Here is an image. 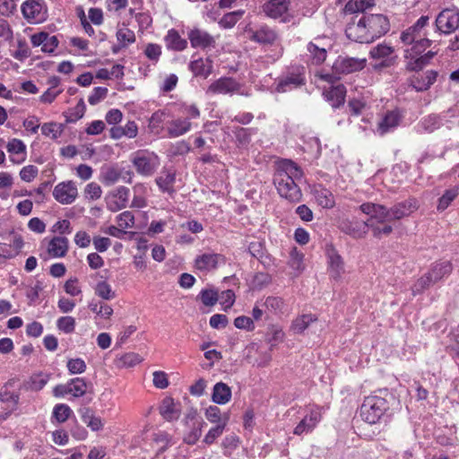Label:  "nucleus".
Instances as JSON below:
<instances>
[{
	"instance_id": "nucleus-1",
	"label": "nucleus",
	"mask_w": 459,
	"mask_h": 459,
	"mask_svg": "<svg viewBox=\"0 0 459 459\" xmlns=\"http://www.w3.org/2000/svg\"><path fill=\"white\" fill-rule=\"evenodd\" d=\"M367 64L366 58L339 56L332 66V74H320L321 79L333 82L341 79L342 75L361 71Z\"/></svg>"
},
{
	"instance_id": "nucleus-2",
	"label": "nucleus",
	"mask_w": 459,
	"mask_h": 459,
	"mask_svg": "<svg viewBox=\"0 0 459 459\" xmlns=\"http://www.w3.org/2000/svg\"><path fill=\"white\" fill-rule=\"evenodd\" d=\"M340 228L342 231L352 236L353 238H359L366 235L368 229L372 230L374 237L381 238L382 236H388L393 232L391 225H385L380 227L372 222H361L358 221L344 220L341 222Z\"/></svg>"
},
{
	"instance_id": "nucleus-3",
	"label": "nucleus",
	"mask_w": 459,
	"mask_h": 459,
	"mask_svg": "<svg viewBox=\"0 0 459 459\" xmlns=\"http://www.w3.org/2000/svg\"><path fill=\"white\" fill-rule=\"evenodd\" d=\"M388 409L387 400L381 395L368 396L360 407L362 420L369 424H376Z\"/></svg>"
},
{
	"instance_id": "nucleus-4",
	"label": "nucleus",
	"mask_w": 459,
	"mask_h": 459,
	"mask_svg": "<svg viewBox=\"0 0 459 459\" xmlns=\"http://www.w3.org/2000/svg\"><path fill=\"white\" fill-rule=\"evenodd\" d=\"M15 383L16 380L14 378H11L0 388V403L2 404L0 421L6 420L19 408L20 394L13 391Z\"/></svg>"
},
{
	"instance_id": "nucleus-5",
	"label": "nucleus",
	"mask_w": 459,
	"mask_h": 459,
	"mask_svg": "<svg viewBox=\"0 0 459 459\" xmlns=\"http://www.w3.org/2000/svg\"><path fill=\"white\" fill-rule=\"evenodd\" d=\"M296 181L281 172H275L273 175V184L279 195L291 203H298L302 198L301 190Z\"/></svg>"
},
{
	"instance_id": "nucleus-6",
	"label": "nucleus",
	"mask_w": 459,
	"mask_h": 459,
	"mask_svg": "<svg viewBox=\"0 0 459 459\" xmlns=\"http://www.w3.org/2000/svg\"><path fill=\"white\" fill-rule=\"evenodd\" d=\"M132 163L138 174L149 177L152 176L160 166V159L152 152L140 151L134 153Z\"/></svg>"
},
{
	"instance_id": "nucleus-7",
	"label": "nucleus",
	"mask_w": 459,
	"mask_h": 459,
	"mask_svg": "<svg viewBox=\"0 0 459 459\" xmlns=\"http://www.w3.org/2000/svg\"><path fill=\"white\" fill-rule=\"evenodd\" d=\"M359 210L364 214L369 216V219L366 222H372L380 227L390 225L389 222H392L390 209L383 204L370 202L364 203L359 206Z\"/></svg>"
},
{
	"instance_id": "nucleus-8",
	"label": "nucleus",
	"mask_w": 459,
	"mask_h": 459,
	"mask_svg": "<svg viewBox=\"0 0 459 459\" xmlns=\"http://www.w3.org/2000/svg\"><path fill=\"white\" fill-rule=\"evenodd\" d=\"M241 94L247 95L242 91V85L232 77H221L212 82L206 90L207 95H219V94Z\"/></svg>"
},
{
	"instance_id": "nucleus-9",
	"label": "nucleus",
	"mask_w": 459,
	"mask_h": 459,
	"mask_svg": "<svg viewBox=\"0 0 459 459\" xmlns=\"http://www.w3.org/2000/svg\"><path fill=\"white\" fill-rule=\"evenodd\" d=\"M365 23L368 36H371V42L385 35L389 30V22L382 14H369L361 16Z\"/></svg>"
},
{
	"instance_id": "nucleus-10",
	"label": "nucleus",
	"mask_w": 459,
	"mask_h": 459,
	"mask_svg": "<svg viewBox=\"0 0 459 459\" xmlns=\"http://www.w3.org/2000/svg\"><path fill=\"white\" fill-rule=\"evenodd\" d=\"M437 30L450 34L459 27V10L446 8L438 13L435 21Z\"/></svg>"
},
{
	"instance_id": "nucleus-11",
	"label": "nucleus",
	"mask_w": 459,
	"mask_h": 459,
	"mask_svg": "<svg viewBox=\"0 0 459 459\" xmlns=\"http://www.w3.org/2000/svg\"><path fill=\"white\" fill-rule=\"evenodd\" d=\"M429 24V16L422 15L417 22L401 33L400 39L403 44H411L417 39L428 38L426 28Z\"/></svg>"
},
{
	"instance_id": "nucleus-12",
	"label": "nucleus",
	"mask_w": 459,
	"mask_h": 459,
	"mask_svg": "<svg viewBox=\"0 0 459 459\" xmlns=\"http://www.w3.org/2000/svg\"><path fill=\"white\" fill-rule=\"evenodd\" d=\"M305 84L304 68L296 67L281 76L277 84V92H286Z\"/></svg>"
},
{
	"instance_id": "nucleus-13",
	"label": "nucleus",
	"mask_w": 459,
	"mask_h": 459,
	"mask_svg": "<svg viewBox=\"0 0 459 459\" xmlns=\"http://www.w3.org/2000/svg\"><path fill=\"white\" fill-rule=\"evenodd\" d=\"M24 18L30 22H39L46 18V7L43 0H27L22 4Z\"/></svg>"
},
{
	"instance_id": "nucleus-14",
	"label": "nucleus",
	"mask_w": 459,
	"mask_h": 459,
	"mask_svg": "<svg viewBox=\"0 0 459 459\" xmlns=\"http://www.w3.org/2000/svg\"><path fill=\"white\" fill-rule=\"evenodd\" d=\"M187 38L194 48H213L216 46V39L206 30L195 28L188 31Z\"/></svg>"
},
{
	"instance_id": "nucleus-15",
	"label": "nucleus",
	"mask_w": 459,
	"mask_h": 459,
	"mask_svg": "<svg viewBox=\"0 0 459 459\" xmlns=\"http://www.w3.org/2000/svg\"><path fill=\"white\" fill-rule=\"evenodd\" d=\"M78 190L73 181L61 182L57 184L53 191L55 199L62 204H70L77 198Z\"/></svg>"
},
{
	"instance_id": "nucleus-16",
	"label": "nucleus",
	"mask_w": 459,
	"mask_h": 459,
	"mask_svg": "<svg viewBox=\"0 0 459 459\" xmlns=\"http://www.w3.org/2000/svg\"><path fill=\"white\" fill-rule=\"evenodd\" d=\"M246 32L250 40L262 45H273L278 39L277 32L267 25L257 29L249 28Z\"/></svg>"
},
{
	"instance_id": "nucleus-17",
	"label": "nucleus",
	"mask_w": 459,
	"mask_h": 459,
	"mask_svg": "<svg viewBox=\"0 0 459 459\" xmlns=\"http://www.w3.org/2000/svg\"><path fill=\"white\" fill-rule=\"evenodd\" d=\"M325 40V38L317 37L307 44L308 57L313 65H321L326 59L328 44Z\"/></svg>"
},
{
	"instance_id": "nucleus-18",
	"label": "nucleus",
	"mask_w": 459,
	"mask_h": 459,
	"mask_svg": "<svg viewBox=\"0 0 459 459\" xmlns=\"http://www.w3.org/2000/svg\"><path fill=\"white\" fill-rule=\"evenodd\" d=\"M290 4V0H267L262 8L266 16L273 19L281 18L282 22H286L285 15L289 11Z\"/></svg>"
},
{
	"instance_id": "nucleus-19",
	"label": "nucleus",
	"mask_w": 459,
	"mask_h": 459,
	"mask_svg": "<svg viewBox=\"0 0 459 459\" xmlns=\"http://www.w3.org/2000/svg\"><path fill=\"white\" fill-rule=\"evenodd\" d=\"M419 206V202L415 198H409L395 204L389 208L392 221L410 216L418 210Z\"/></svg>"
},
{
	"instance_id": "nucleus-20",
	"label": "nucleus",
	"mask_w": 459,
	"mask_h": 459,
	"mask_svg": "<svg viewBox=\"0 0 459 459\" xmlns=\"http://www.w3.org/2000/svg\"><path fill=\"white\" fill-rule=\"evenodd\" d=\"M345 33L348 39L355 42L371 43V37L369 38L361 17L358 21L353 20L349 22Z\"/></svg>"
},
{
	"instance_id": "nucleus-21",
	"label": "nucleus",
	"mask_w": 459,
	"mask_h": 459,
	"mask_svg": "<svg viewBox=\"0 0 459 459\" xmlns=\"http://www.w3.org/2000/svg\"><path fill=\"white\" fill-rule=\"evenodd\" d=\"M320 420L321 412L319 410L312 409L295 427L293 433L297 436H301L304 433L311 432Z\"/></svg>"
},
{
	"instance_id": "nucleus-22",
	"label": "nucleus",
	"mask_w": 459,
	"mask_h": 459,
	"mask_svg": "<svg viewBox=\"0 0 459 459\" xmlns=\"http://www.w3.org/2000/svg\"><path fill=\"white\" fill-rule=\"evenodd\" d=\"M223 255L215 253H204L195 259V267L199 271H211L219 264L224 263Z\"/></svg>"
},
{
	"instance_id": "nucleus-23",
	"label": "nucleus",
	"mask_w": 459,
	"mask_h": 459,
	"mask_svg": "<svg viewBox=\"0 0 459 459\" xmlns=\"http://www.w3.org/2000/svg\"><path fill=\"white\" fill-rule=\"evenodd\" d=\"M437 73L430 70L421 74L413 75L410 80V85L417 91H427L437 80Z\"/></svg>"
},
{
	"instance_id": "nucleus-24",
	"label": "nucleus",
	"mask_w": 459,
	"mask_h": 459,
	"mask_svg": "<svg viewBox=\"0 0 459 459\" xmlns=\"http://www.w3.org/2000/svg\"><path fill=\"white\" fill-rule=\"evenodd\" d=\"M326 255L328 257L329 272L330 275L337 280L344 273V264L341 255L333 247H329L326 249Z\"/></svg>"
},
{
	"instance_id": "nucleus-25",
	"label": "nucleus",
	"mask_w": 459,
	"mask_h": 459,
	"mask_svg": "<svg viewBox=\"0 0 459 459\" xmlns=\"http://www.w3.org/2000/svg\"><path fill=\"white\" fill-rule=\"evenodd\" d=\"M130 190L126 186H119L112 195V199L108 203L110 211L116 212L126 208L129 199Z\"/></svg>"
},
{
	"instance_id": "nucleus-26",
	"label": "nucleus",
	"mask_w": 459,
	"mask_h": 459,
	"mask_svg": "<svg viewBox=\"0 0 459 459\" xmlns=\"http://www.w3.org/2000/svg\"><path fill=\"white\" fill-rule=\"evenodd\" d=\"M401 117L396 111H388L378 122L377 132L384 135L398 126Z\"/></svg>"
},
{
	"instance_id": "nucleus-27",
	"label": "nucleus",
	"mask_w": 459,
	"mask_h": 459,
	"mask_svg": "<svg viewBox=\"0 0 459 459\" xmlns=\"http://www.w3.org/2000/svg\"><path fill=\"white\" fill-rule=\"evenodd\" d=\"M212 60L210 57L205 59L198 58L191 61L189 64V69L195 76H200L207 78L212 73Z\"/></svg>"
},
{
	"instance_id": "nucleus-28",
	"label": "nucleus",
	"mask_w": 459,
	"mask_h": 459,
	"mask_svg": "<svg viewBox=\"0 0 459 459\" xmlns=\"http://www.w3.org/2000/svg\"><path fill=\"white\" fill-rule=\"evenodd\" d=\"M411 48L405 49L404 57L408 61H413L422 56L424 51L430 47L431 40L428 38H422L411 43Z\"/></svg>"
},
{
	"instance_id": "nucleus-29",
	"label": "nucleus",
	"mask_w": 459,
	"mask_h": 459,
	"mask_svg": "<svg viewBox=\"0 0 459 459\" xmlns=\"http://www.w3.org/2000/svg\"><path fill=\"white\" fill-rule=\"evenodd\" d=\"M452 270L453 265L449 261H439L431 265L428 274L431 277L435 284L444 277L448 276L452 273Z\"/></svg>"
},
{
	"instance_id": "nucleus-30",
	"label": "nucleus",
	"mask_w": 459,
	"mask_h": 459,
	"mask_svg": "<svg viewBox=\"0 0 459 459\" xmlns=\"http://www.w3.org/2000/svg\"><path fill=\"white\" fill-rule=\"evenodd\" d=\"M394 48L386 44H378L371 48L369 55L373 59H382L383 65L389 66L394 63L395 56H392Z\"/></svg>"
},
{
	"instance_id": "nucleus-31",
	"label": "nucleus",
	"mask_w": 459,
	"mask_h": 459,
	"mask_svg": "<svg viewBox=\"0 0 459 459\" xmlns=\"http://www.w3.org/2000/svg\"><path fill=\"white\" fill-rule=\"evenodd\" d=\"M192 126L188 118H178L170 121L167 131L169 137L176 138L186 134Z\"/></svg>"
},
{
	"instance_id": "nucleus-32",
	"label": "nucleus",
	"mask_w": 459,
	"mask_h": 459,
	"mask_svg": "<svg viewBox=\"0 0 459 459\" xmlns=\"http://www.w3.org/2000/svg\"><path fill=\"white\" fill-rule=\"evenodd\" d=\"M231 388L223 382L214 385L212 394V400L217 404H226L231 399Z\"/></svg>"
},
{
	"instance_id": "nucleus-33",
	"label": "nucleus",
	"mask_w": 459,
	"mask_h": 459,
	"mask_svg": "<svg viewBox=\"0 0 459 459\" xmlns=\"http://www.w3.org/2000/svg\"><path fill=\"white\" fill-rule=\"evenodd\" d=\"M176 181V173L172 170L166 169L161 171L160 175L156 178V183L163 193L173 194L175 192L174 183Z\"/></svg>"
},
{
	"instance_id": "nucleus-34",
	"label": "nucleus",
	"mask_w": 459,
	"mask_h": 459,
	"mask_svg": "<svg viewBox=\"0 0 459 459\" xmlns=\"http://www.w3.org/2000/svg\"><path fill=\"white\" fill-rule=\"evenodd\" d=\"M275 172H281L291 179L300 180L303 177L302 169L292 160H284L281 161Z\"/></svg>"
},
{
	"instance_id": "nucleus-35",
	"label": "nucleus",
	"mask_w": 459,
	"mask_h": 459,
	"mask_svg": "<svg viewBox=\"0 0 459 459\" xmlns=\"http://www.w3.org/2000/svg\"><path fill=\"white\" fill-rule=\"evenodd\" d=\"M160 413L167 420H174L178 419L180 411L177 407L174 400L170 397H166L162 400L160 406Z\"/></svg>"
},
{
	"instance_id": "nucleus-36",
	"label": "nucleus",
	"mask_w": 459,
	"mask_h": 459,
	"mask_svg": "<svg viewBox=\"0 0 459 459\" xmlns=\"http://www.w3.org/2000/svg\"><path fill=\"white\" fill-rule=\"evenodd\" d=\"M68 249V240L65 237H55L48 244V251L54 257H63Z\"/></svg>"
},
{
	"instance_id": "nucleus-37",
	"label": "nucleus",
	"mask_w": 459,
	"mask_h": 459,
	"mask_svg": "<svg viewBox=\"0 0 459 459\" xmlns=\"http://www.w3.org/2000/svg\"><path fill=\"white\" fill-rule=\"evenodd\" d=\"M346 89L344 85L338 84L336 86H333L328 91H326L325 96L329 101H331V105L333 108H338L342 105L345 101Z\"/></svg>"
},
{
	"instance_id": "nucleus-38",
	"label": "nucleus",
	"mask_w": 459,
	"mask_h": 459,
	"mask_svg": "<svg viewBox=\"0 0 459 459\" xmlns=\"http://www.w3.org/2000/svg\"><path fill=\"white\" fill-rule=\"evenodd\" d=\"M165 43L168 48L182 51L187 47V41L182 39L178 32L175 30H169L167 36L165 37Z\"/></svg>"
},
{
	"instance_id": "nucleus-39",
	"label": "nucleus",
	"mask_w": 459,
	"mask_h": 459,
	"mask_svg": "<svg viewBox=\"0 0 459 459\" xmlns=\"http://www.w3.org/2000/svg\"><path fill=\"white\" fill-rule=\"evenodd\" d=\"M116 37L122 48H126L128 45L134 43L136 39L134 30L127 28L126 23L118 26Z\"/></svg>"
},
{
	"instance_id": "nucleus-40",
	"label": "nucleus",
	"mask_w": 459,
	"mask_h": 459,
	"mask_svg": "<svg viewBox=\"0 0 459 459\" xmlns=\"http://www.w3.org/2000/svg\"><path fill=\"white\" fill-rule=\"evenodd\" d=\"M316 199L320 206L323 208H333L334 206V196L326 188H319L315 191Z\"/></svg>"
},
{
	"instance_id": "nucleus-41",
	"label": "nucleus",
	"mask_w": 459,
	"mask_h": 459,
	"mask_svg": "<svg viewBox=\"0 0 459 459\" xmlns=\"http://www.w3.org/2000/svg\"><path fill=\"white\" fill-rule=\"evenodd\" d=\"M82 422L87 425V427L91 428L93 431L100 430L103 423L101 421V419L98 416H96L93 411L88 408L84 409L82 414Z\"/></svg>"
},
{
	"instance_id": "nucleus-42",
	"label": "nucleus",
	"mask_w": 459,
	"mask_h": 459,
	"mask_svg": "<svg viewBox=\"0 0 459 459\" xmlns=\"http://www.w3.org/2000/svg\"><path fill=\"white\" fill-rule=\"evenodd\" d=\"M437 52L435 51H428L427 53L423 54L422 56H420V57H417V59L413 61H408L406 67L408 70L411 71H419L421 70L425 65H427L429 61L435 56Z\"/></svg>"
},
{
	"instance_id": "nucleus-43",
	"label": "nucleus",
	"mask_w": 459,
	"mask_h": 459,
	"mask_svg": "<svg viewBox=\"0 0 459 459\" xmlns=\"http://www.w3.org/2000/svg\"><path fill=\"white\" fill-rule=\"evenodd\" d=\"M285 333L281 328L272 325L266 334V342L270 344V351H273L280 342H283Z\"/></svg>"
},
{
	"instance_id": "nucleus-44",
	"label": "nucleus",
	"mask_w": 459,
	"mask_h": 459,
	"mask_svg": "<svg viewBox=\"0 0 459 459\" xmlns=\"http://www.w3.org/2000/svg\"><path fill=\"white\" fill-rule=\"evenodd\" d=\"M230 420V415L225 416V420L223 422H221L220 425H216L212 427L208 433L205 435L204 438V442L206 445H212L215 442V440L221 437L228 424V421Z\"/></svg>"
},
{
	"instance_id": "nucleus-45",
	"label": "nucleus",
	"mask_w": 459,
	"mask_h": 459,
	"mask_svg": "<svg viewBox=\"0 0 459 459\" xmlns=\"http://www.w3.org/2000/svg\"><path fill=\"white\" fill-rule=\"evenodd\" d=\"M261 305L275 314L283 313L285 311L284 300L280 297L269 296Z\"/></svg>"
},
{
	"instance_id": "nucleus-46",
	"label": "nucleus",
	"mask_w": 459,
	"mask_h": 459,
	"mask_svg": "<svg viewBox=\"0 0 459 459\" xmlns=\"http://www.w3.org/2000/svg\"><path fill=\"white\" fill-rule=\"evenodd\" d=\"M316 320V317L311 314L302 315L293 321L291 328L294 333H301L308 327L312 322Z\"/></svg>"
},
{
	"instance_id": "nucleus-47",
	"label": "nucleus",
	"mask_w": 459,
	"mask_h": 459,
	"mask_svg": "<svg viewBox=\"0 0 459 459\" xmlns=\"http://www.w3.org/2000/svg\"><path fill=\"white\" fill-rule=\"evenodd\" d=\"M86 107L82 99L79 100L77 105L69 109L66 113H65V122L66 123H74L82 118L84 115Z\"/></svg>"
},
{
	"instance_id": "nucleus-48",
	"label": "nucleus",
	"mask_w": 459,
	"mask_h": 459,
	"mask_svg": "<svg viewBox=\"0 0 459 459\" xmlns=\"http://www.w3.org/2000/svg\"><path fill=\"white\" fill-rule=\"evenodd\" d=\"M205 418L211 422L220 425L224 421L225 416L230 415L229 412L221 413V409L215 405L209 406L204 412Z\"/></svg>"
},
{
	"instance_id": "nucleus-49",
	"label": "nucleus",
	"mask_w": 459,
	"mask_h": 459,
	"mask_svg": "<svg viewBox=\"0 0 459 459\" xmlns=\"http://www.w3.org/2000/svg\"><path fill=\"white\" fill-rule=\"evenodd\" d=\"M64 131V126L55 122L45 123L41 126V132L44 135L56 140L61 136Z\"/></svg>"
},
{
	"instance_id": "nucleus-50",
	"label": "nucleus",
	"mask_w": 459,
	"mask_h": 459,
	"mask_svg": "<svg viewBox=\"0 0 459 459\" xmlns=\"http://www.w3.org/2000/svg\"><path fill=\"white\" fill-rule=\"evenodd\" d=\"M434 282L431 280V277L427 273L421 276L420 279L416 281V282L411 287L412 295L416 296L418 294L422 293L425 290L429 288V286L433 285Z\"/></svg>"
},
{
	"instance_id": "nucleus-51",
	"label": "nucleus",
	"mask_w": 459,
	"mask_h": 459,
	"mask_svg": "<svg viewBox=\"0 0 459 459\" xmlns=\"http://www.w3.org/2000/svg\"><path fill=\"white\" fill-rule=\"evenodd\" d=\"M239 444V438L235 434H230L227 435L222 442H221V447L224 449V455L229 456L231 455V452L235 450Z\"/></svg>"
},
{
	"instance_id": "nucleus-52",
	"label": "nucleus",
	"mask_w": 459,
	"mask_h": 459,
	"mask_svg": "<svg viewBox=\"0 0 459 459\" xmlns=\"http://www.w3.org/2000/svg\"><path fill=\"white\" fill-rule=\"evenodd\" d=\"M71 394L74 397H81L85 394L87 391V385L83 378L75 377L73 378L70 382Z\"/></svg>"
},
{
	"instance_id": "nucleus-53",
	"label": "nucleus",
	"mask_w": 459,
	"mask_h": 459,
	"mask_svg": "<svg viewBox=\"0 0 459 459\" xmlns=\"http://www.w3.org/2000/svg\"><path fill=\"white\" fill-rule=\"evenodd\" d=\"M457 195V188L447 189L438 200L437 210L445 211Z\"/></svg>"
},
{
	"instance_id": "nucleus-54",
	"label": "nucleus",
	"mask_w": 459,
	"mask_h": 459,
	"mask_svg": "<svg viewBox=\"0 0 459 459\" xmlns=\"http://www.w3.org/2000/svg\"><path fill=\"white\" fill-rule=\"evenodd\" d=\"M95 293L103 299L110 300L116 297L115 291L107 281H100L96 285Z\"/></svg>"
},
{
	"instance_id": "nucleus-55",
	"label": "nucleus",
	"mask_w": 459,
	"mask_h": 459,
	"mask_svg": "<svg viewBox=\"0 0 459 459\" xmlns=\"http://www.w3.org/2000/svg\"><path fill=\"white\" fill-rule=\"evenodd\" d=\"M303 258V254L299 252L297 248H293L290 251L288 264L293 270L299 273L304 269Z\"/></svg>"
},
{
	"instance_id": "nucleus-56",
	"label": "nucleus",
	"mask_w": 459,
	"mask_h": 459,
	"mask_svg": "<svg viewBox=\"0 0 459 459\" xmlns=\"http://www.w3.org/2000/svg\"><path fill=\"white\" fill-rule=\"evenodd\" d=\"M243 13L244 12L240 10L232 13H228L223 15V17L219 22V24L223 28H232L241 18Z\"/></svg>"
},
{
	"instance_id": "nucleus-57",
	"label": "nucleus",
	"mask_w": 459,
	"mask_h": 459,
	"mask_svg": "<svg viewBox=\"0 0 459 459\" xmlns=\"http://www.w3.org/2000/svg\"><path fill=\"white\" fill-rule=\"evenodd\" d=\"M72 413V410L66 404H57L54 407L53 416L58 422H65Z\"/></svg>"
},
{
	"instance_id": "nucleus-58",
	"label": "nucleus",
	"mask_w": 459,
	"mask_h": 459,
	"mask_svg": "<svg viewBox=\"0 0 459 459\" xmlns=\"http://www.w3.org/2000/svg\"><path fill=\"white\" fill-rule=\"evenodd\" d=\"M67 369L70 374H82L86 370V363L82 359H71L67 361Z\"/></svg>"
},
{
	"instance_id": "nucleus-59",
	"label": "nucleus",
	"mask_w": 459,
	"mask_h": 459,
	"mask_svg": "<svg viewBox=\"0 0 459 459\" xmlns=\"http://www.w3.org/2000/svg\"><path fill=\"white\" fill-rule=\"evenodd\" d=\"M57 328L65 333L74 331L75 320L72 316H62L56 322Z\"/></svg>"
},
{
	"instance_id": "nucleus-60",
	"label": "nucleus",
	"mask_w": 459,
	"mask_h": 459,
	"mask_svg": "<svg viewBox=\"0 0 459 459\" xmlns=\"http://www.w3.org/2000/svg\"><path fill=\"white\" fill-rule=\"evenodd\" d=\"M200 299L204 306H214L218 301V293L213 290H203L200 292Z\"/></svg>"
},
{
	"instance_id": "nucleus-61",
	"label": "nucleus",
	"mask_w": 459,
	"mask_h": 459,
	"mask_svg": "<svg viewBox=\"0 0 459 459\" xmlns=\"http://www.w3.org/2000/svg\"><path fill=\"white\" fill-rule=\"evenodd\" d=\"M38 173L39 169L36 166L28 165L21 169L20 177L25 182H31L38 176Z\"/></svg>"
},
{
	"instance_id": "nucleus-62",
	"label": "nucleus",
	"mask_w": 459,
	"mask_h": 459,
	"mask_svg": "<svg viewBox=\"0 0 459 459\" xmlns=\"http://www.w3.org/2000/svg\"><path fill=\"white\" fill-rule=\"evenodd\" d=\"M117 223L122 229L132 228L134 224V217L131 212H124L117 216Z\"/></svg>"
},
{
	"instance_id": "nucleus-63",
	"label": "nucleus",
	"mask_w": 459,
	"mask_h": 459,
	"mask_svg": "<svg viewBox=\"0 0 459 459\" xmlns=\"http://www.w3.org/2000/svg\"><path fill=\"white\" fill-rule=\"evenodd\" d=\"M108 89L105 87H96L88 99L91 105H96L107 97Z\"/></svg>"
},
{
	"instance_id": "nucleus-64",
	"label": "nucleus",
	"mask_w": 459,
	"mask_h": 459,
	"mask_svg": "<svg viewBox=\"0 0 459 459\" xmlns=\"http://www.w3.org/2000/svg\"><path fill=\"white\" fill-rule=\"evenodd\" d=\"M234 325L238 329H245L247 331L255 330V324L253 319L246 316H240L235 318Z\"/></svg>"
}]
</instances>
